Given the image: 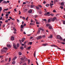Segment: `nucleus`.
<instances>
[{
    "instance_id": "obj_1",
    "label": "nucleus",
    "mask_w": 65,
    "mask_h": 65,
    "mask_svg": "<svg viewBox=\"0 0 65 65\" xmlns=\"http://www.w3.org/2000/svg\"><path fill=\"white\" fill-rule=\"evenodd\" d=\"M8 49L6 47H4L3 48V49H2L1 51V52L2 53H6V51H8Z\"/></svg>"
},
{
    "instance_id": "obj_2",
    "label": "nucleus",
    "mask_w": 65,
    "mask_h": 65,
    "mask_svg": "<svg viewBox=\"0 0 65 65\" xmlns=\"http://www.w3.org/2000/svg\"><path fill=\"white\" fill-rule=\"evenodd\" d=\"M57 39H59L61 41L62 40H63V39L61 38V36L59 35H58L57 36Z\"/></svg>"
},
{
    "instance_id": "obj_3",
    "label": "nucleus",
    "mask_w": 65,
    "mask_h": 65,
    "mask_svg": "<svg viewBox=\"0 0 65 65\" xmlns=\"http://www.w3.org/2000/svg\"><path fill=\"white\" fill-rule=\"evenodd\" d=\"M56 17H55L53 18L52 19L51 21L52 22H54L55 20H56Z\"/></svg>"
},
{
    "instance_id": "obj_4",
    "label": "nucleus",
    "mask_w": 65,
    "mask_h": 65,
    "mask_svg": "<svg viewBox=\"0 0 65 65\" xmlns=\"http://www.w3.org/2000/svg\"><path fill=\"white\" fill-rule=\"evenodd\" d=\"M42 38V37L41 36H39L37 37V39L39 40Z\"/></svg>"
},
{
    "instance_id": "obj_5",
    "label": "nucleus",
    "mask_w": 65,
    "mask_h": 65,
    "mask_svg": "<svg viewBox=\"0 0 65 65\" xmlns=\"http://www.w3.org/2000/svg\"><path fill=\"white\" fill-rule=\"evenodd\" d=\"M24 58L23 57L21 58V61H23V62H24V60L26 58V57H24Z\"/></svg>"
},
{
    "instance_id": "obj_6",
    "label": "nucleus",
    "mask_w": 65,
    "mask_h": 65,
    "mask_svg": "<svg viewBox=\"0 0 65 65\" xmlns=\"http://www.w3.org/2000/svg\"><path fill=\"white\" fill-rule=\"evenodd\" d=\"M32 10L30 9L28 10V12L29 13H32Z\"/></svg>"
},
{
    "instance_id": "obj_7",
    "label": "nucleus",
    "mask_w": 65,
    "mask_h": 65,
    "mask_svg": "<svg viewBox=\"0 0 65 65\" xmlns=\"http://www.w3.org/2000/svg\"><path fill=\"white\" fill-rule=\"evenodd\" d=\"M7 46L9 48H10L11 47V45H9V44L8 45L7 44Z\"/></svg>"
},
{
    "instance_id": "obj_8",
    "label": "nucleus",
    "mask_w": 65,
    "mask_h": 65,
    "mask_svg": "<svg viewBox=\"0 0 65 65\" xmlns=\"http://www.w3.org/2000/svg\"><path fill=\"white\" fill-rule=\"evenodd\" d=\"M11 40L12 41H13L14 40V37L13 36H11Z\"/></svg>"
},
{
    "instance_id": "obj_9",
    "label": "nucleus",
    "mask_w": 65,
    "mask_h": 65,
    "mask_svg": "<svg viewBox=\"0 0 65 65\" xmlns=\"http://www.w3.org/2000/svg\"><path fill=\"white\" fill-rule=\"evenodd\" d=\"M51 25L48 24H47L46 25V26L47 27H49Z\"/></svg>"
},
{
    "instance_id": "obj_10",
    "label": "nucleus",
    "mask_w": 65,
    "mask_h": 65,
    "mask_svg": "<svg viewBox=\"0 0 65 65\" xmlns=\"http://www.w3.org/2000/svg\"><path fill=\"white\" fill-rule=\"evenodd\" d=\"M13 47H14V48H16V49H17V47H16V45H15V44H13Z\"/></svg>"
},
{
    "instance_id": "obj_11",
    "label": "nucleus",
    "mask_w": 65,
    "mask_h": 65,
    "mask_svg": "<svg viewBox=\"0 0 65 65\" xmlns=\"http://www.w3.org/2000/svg\"><path fill=\"white\" fill-rule=\"evenodd\" d=\"M14 28V26H11V29L12 30H13Z\"/></svg>"
},
{
    "instance_id": "obj_12",
    "label": "nucleus",
    "mask_w": 65,
    "mask_h": 65,
    "mask_svg": "<svg viewBox=\"0 0 65 65\" xmlns=\"http://www.w3.org/2000/svg\"><path fill=\"white\" fill-rule=\"evenodd\" d=\"M25 38H23L22 39V42H23L24 41V40H25Z\"/></svg>"
},
{
    "instance_id": "obj_13",
    "label": "nucleus",
    "mask_w": 65,
    "mask_h": 65,
    "mask_svg": "<svg viewBox=\"0 0 65 65\" xmlns=\"http://www.w3.org/2000/svg\"><path fill=\"white\" fill-rule=\"evenodd\" d=\"M49 29H52V27L51 25L49 27Z\"/></svg>"
},
{
    "instance_id": "obj_14",
    "label": "nucleus",
    "mask_w": 65,
    "mask_h": 65,
    "mask_svg": "<svg viewBox=\"0 0 65 65\" xmlns=\"http://www.w3.org/2000/svg\"><path fill=\"white\" fill-rule=\"evenodd\" d=\"M8 10V8H7L6 9H4L3 10V11L5 12V11H7Z\"/></svg>"
},
{
    "instance_id": "obj_15",
    "label": "nucleus",
    "mask_w": 65,
    "mask_h": 65,
    "mask_svg": "<svg viewBox=\"0 0 65 65\" xmlns=\"http://www.w3.org/2000/svg\"><path fill=\"white\" fill-rule=\"evenodd\" d=\"M64 2H62L60 4L61 5V6H63L64 5Z\"/></svg>"
},
{
    "instance_id": "obj_16",
    "label": "nucleus",
    "mask_w": 65,
    "mask_h": 65,
    "mask_svg": "<svg viewBox=\"0 0 65 65\" xmlns=\"http://www.w3.org/2000/svg\"><path fill=\"white\" fill-rule=\"evenodd\" d=\"M39 30H42V31H44V29L41 27L39 28Z\"/></svg>"
},
{
    "instance_id": "obj_17",
    "label": "nucleus",
    "mask_w": 65,
    "mask_h": 65,
    "mask_svg": "<svg viewBox=\"0 0 65 65\" xmlns=\"http://www.w3.org/2000/svg\"><path fill=\"white\" fill-rule=\"evenodd\" d=\"M34 24L32 23H30V26H32L34 25Z\"/></svg>"
},
{
    "instance_id": "obj_18",
    "label": "nucleus",
    "mask_w": 65,
    "mask_h": 65,
    "mask_svg": "<svg viewBox=\"0 0 65 65\" xmlns=\"http://www.w3.org/2000/svg\"><path fill=\"white\" fill-rule=\"evenodd\" d=\"M54 5V4L53 3H51L50 4V6H53Z\"/></svg>"
},
{
    "instance_id": "obj_19",
    "label": "nucleus",
    "mask_w": 65,
    "mask_h": 65,
    "mask_svg": "<svg viewBox=\"0 0 65 65\" xmlns=\"http://www.w3.org/2000/svg\"><path fill=\"white\" fill-rule=\"evenodd\" d=\"M48 45V44H47V43H46V44H43V46H46V45Z\"/></svg>"
},
{
    "instance_id": "obj_20",
    "label": "nucleus",
    "mask_w": 65,
    "mask_h": 65,
    "mask_svg": "<svg viewBox=\"0 0 65 65\" xmlns=\"http://www.w3.org/2000/svg\"><path fill=\"white\" fill-rule=\"evenodd\" d=\"M36 51H35V52L34 54V55L35 57H36Z\"/></svg>"
},
{
    "instance_id": "obj_21",
    "label": "nucleus",
    "mask_w": 65,
    "mask_h": 65,
    "mask_svg": "<svg viewBox=\"0 0 65 65\" xmlns=\"http://www.w3.org/2000/svg\"><path fill=\"white\" fill-rule=\"evenodd\" d=\"M53 36L52 35H51L49 37V38H53Z\"/></svg>"
},
{
    "instance_id": "obj_22",
    "label": "nucleus",
    "mask_w": 65,
    "mask_h": 65,
    "mask_svg": "<svg viewBox=\"0 0 65 65\" xmlns=\"http://www.w3.org/2000/svg\"><path fill=\"white\" fill-rule=\"evenodd\" d=\"M38 16L37 15H35L34 16V18H37Z\"/></svg>"
},
{
    "instance_id": "obj_23",
    "label": "nucleus",
    "mask_w": 65,
    "mask_h": 65,
    "mask_svg": "<svg viewBox=\"0 0 65 65\" xmlns=\"http://www.w3.org/2000/svg\"><path fill=\"white\" fill-rule=\"evenodd\" d=\"M24 62V61H21L20 62V64H21L22 63H23Z\"/></svg>"
},
{
    "instance_id": "obj_24",
    "label": "nucleus",
    "mask_w": 65,
    "mask_h": 65,
    "mask_svg": "<svg viewBox=\"0 0 65 65\" xmlns=\"http://www.w3.org/2000/svg\"><path fill=\"white\" fill-rule=\"evenodd\" d=\"M51 21V20L50 19H49L48 20V22L49 23Z\"/></svg>"
},
{
    "instance_id": "obj_25",
    "label": "nucleus",
    "mask_w": 65,
    "mask_h": 65,
    "mask_svg": "<svg viewBox=\"0 0 65 65\" xmlns=\"http://www.w3.org/2000/svg\"><path fill=\"white\" fill-rule=\"evenodd\" d=\"M34 5H31L30 6L31 8H33L34 7Z\"/></svg>"
},
{
    "instance_id": "obj_26",
    "label": "nucleus",
    "mask_w": 65,
    "mask_h": 65,
    "mask_svg": "<svg viewBox=\"0 0 65 65\" xmlns=\"http://www.w3.org/2000/svg\"><path fill=\"white\" fill-rule=\"evenodd\" d=\"M42 37L44 38H45L46 37V36L45 35H42Z\"/></svg>"
},
{
    "instance_id": "obj_27",
    "label": "nucleus",
    "mask_w": 65,
    "mask_h": 65,
    "mask_svg": "<svg viewBox=\"0 0 65 65\" xmlns=\"http://www.w3.org/2000/svg\"><path fill=\"white\" fill-rule=\"evenodd\" d=\"M19 54L20 55H22V53L20 52H19Z\"/></svg>"
},
{
    "instance_id": "obj_28",
    "label": "nucleus",
    "mask_w": 65,
    "mask_h": 65,
    "mask_svg": "<svg viewBox=\"0 0 65 65\" xmlns=\"http://www.w3.org/2000/svg\"><path fill=\"white\" fill-rule=\"evenodd\" d=\"M19 43H18L17 44V47H19Z\"/></svg>"
},
{
    "instance_id": "obj_29",
    "label": "nucleus",
    "mask_w": 65,
    "mask_h": 65,
    "mask_svg": "<svg viewBox=\"0 0 65 65\" xmlns=\"http://www.w3.org/2000/svg\"><path fill=\"white\" fill-rule=\"evenodd\" d=\"M52 46H53L56 47H58L57 46H56V45H52Z\"/></svg>"
},
{
    "instance_id": "obj_30",
    "label": "nucleus",
    "mask_w": 65,
    "mask_h": 65,
    "mask_svg": "<svg viewBox=\"0 0 65 65\" xmlns=\"http://www.w3.org/2000/svg\"><path fill=\"white\" fill-rule=\"evenodd\" d=\"M8 21H9L8 20H7L6 21H5V22L6 23H7L8 22Z\"/></svg>"
},
{
    "instance_id": "obj_31",
    "label": "nucleus",
    "mask_w": 65,
    "mask_h": 65,
    "mask_svg": "<svg viewBox=\"0 0 65 65\" xmlns=\"http://www.w3.org/2000/svg\"><path fill=\"white\" fill-rule=\"evenodd\" d=\"M15 63V61H13L12 62V64H14Z\"/></svg>"
},
{
    "instance_id": "obj_32",
    "label": "nucleus",
    "mask_w": 65,
    "mask_h": 65,
    "mask_svg": "<svg viewBox=\"0 0 65 65\" xmlns=\"http://www.w3.org/2000/svg\"><path fill=\"white\" fill-rule=\"evenodd\" d=\"M3 3L4 4H7V2L5 1H4Z\"/></svg>"
},
{
    "instance_id": "obj_33",
    "label": "nucleus",
    "mask_w": 65,
    "mask_h": 65,
    "mask_svg": "<svg viewBox=\"0 0 65 65\" xmlns=\"http://www.w3.org/2000/svg\"><path fill=\"white\" fill-rule=\"evenodd\" d=\"M21 28H22V29L24 28L23 26L22 25L21 26Z\"/></svg>"
},
{
    "instance_id": "obj_34",
    "label": "nucleus",
    "mask_w": 65,
    "mask_h": 65,
    "mask_svg": "<svg viewBox=\"0 0 65 65\" xmlns=\"http://www.w3.org/2000/svg\"><path fill=\"white\" fill-rule=\"evenodd\" d=\"M2 10V8L1 7H0V12L1 11V10Z\"/></svg>"
},
{
    "instance_id": "obj_35",
    "label": "nucleus",
    "mask_w": 65,
    "mask_h": 65,
    "mask_svg": "<svg viewBox=\"0 0 65 65\" xmlns=\"http://www.w3.org/2000/svg\"><path fill=\"white\" fill-rule=\"evenodd\" d=\"M46 6L47 7H48L49 6V4H47L46 5Z\"/></svg>"
},
{
    "instance_id": "obj_36",
    "label": "nucleus",
    "mask_w": 65,
    "mask_h": 65,
    "mask_svg": "<svg viewBox=\"0 0 65 65\" xmlns=\"http://www.w3.org/2000/svg\"><path fill=\"white\" fill-rule=\"evenodd\" d=\"M9 61H8L9 62L11 60V58H9Z\"/></svg>"
},
{
    "instance_id": "obj_37",
    "label": "nucleus",
    "mask_w": 65,
    "mask_h": 65,
    "mask_svg": "<svg viewBox=\"0 0 65 65\" xmlns=\"http://www.w3.org/2000/svg\"><path fill=\"white\" fill-rule=\"evenodd\" d=\"M61 43L62 44H63V45H64L65 44V43H64V42H62Z\"/></svg>"
},
{
    "instance_id": "obj_38",
    "label": "nucleus",
    "mask_w": 65,
    "mask_h": 65,
    "mask_svg": "<svg viewBox=\"0 0 65 65\" xmlns=\"http://www.w3.org/2000/svg\"><path fill=\"white\" fill-rule=\"evenodd\" d=\"M36 8L37 9H39V8L37 6L36 7Z\"/></svg>"
},
{
    "instance_id": "obj_39",
    "label": "nucleus",
    "mask_w": 65,
    "mask_h": 65,
    "mask_svg": "<svg viewBox=\"0 0 65 65\" xmlns=\"http://www.w3.org/2000/svg\"><path fill=\"white\" fill-rule=\"evenodd\" d=\"M44 21H45V22H47V21L46 19H44Z\"/></svg>"
},
{
    "instance_id": "obj_40",
    "label": "nucleus",
    "mask_w": 65,
    "mask_h": 65,
    "mask_svg": "<svg viewBox=\"0 0 65 65\" xmlns=\"http://www.w3.org/2000/svg\"><path fill=\"white\" fill-rule=\"evenodd\" d=\"M5 26V25L4 24L3 25V28H4V27Z\"/></svg>"
},
{
    "instance_id": "obj_41",
    "label": "nucleus",
    "mask_w": 65,
    "mask_h": 65,
    "mask_svg": "<svg viewBox=\"0 0 65 65\" xmlns=\"http://www.w3.org/2000/svg\"><path fill=\"white\" fill-rule=\"evenodd\" d=\"M42 11H40L39 12V14H42Z\"/></svg>"
},
{
    "instance_id": "obj_42",
    "label": "nucleus",
    "mask_w": 65,
    "mask_h": 65,
    "mask_svg": "<svg viewBox=\"0 0 65 65\" xmlns=\"http://www.w3.org/2000/svg\"><path fill=\"white\" fill-rule=\"evenodd\" d=\"M30 62V61L29 59L28 60V63L29 64Z\"/></svg>"
},
{
    "instance_id": "obj_43",
    "label": "nucleus",
    "mask_w": 65,
    "mask_h": 65,
    "mask_svg": "<svg viewBox=\"0 0 65 65\" xmlns=\"http://www.w3.org/2000/svg\"><path fill=\"white\" fill-rule=\"evenodd\" d=\"M17 21L18 23H19V22H20L19 20L18 19L17 20Z\"/></svg>"
},
{
    "instance_id": "obj_44",
    "label": "nucleus",
    "mask_w": 65,
    "mask_h": 65,
    "mask_svg": "<svg viewBox=\"0 0 65 65\" xmlns=\"http://www.w3.org/2000/svg\"><path fill=\"white\" fill-rule=\"evenodd\" d=\"M13 30H14V31H17V30H16V29L15 28H14Z\"/></svg>"
},
{
    "instance_id": "obj_45",
    "label": "nucleus",
    "mask_w": 65,
    "mask_h": 65,
    "mask_svg": "<svg viewBox=\"0 0 65 65\" xmlns=\"http://www.w3.org/2000/svg\"><path fill=\"white\" fill-rule=\"evenodd\" d=\"M20 49L21 50H23V48L22 47H20Z\"/></svg>"
},
{
    "instance_id": "obj_46",
    "label": "nucleus",
    "mask_w": 65,
    "mask_h": 65,
    "mask_svg": "<svg viewBox=\"0 0 65 65\" xmlns=\"http://www.w3.org/2000/svg\"><path fill=\"white\" fill-rule=\"evenodd\" d=\"M14 10L15 12H17V10L16 9V8L14 9Z\"/></svg>"
},
{
    "instance_id": "obj_47",
    "label": "nucleus",
    "mask_w": 65,
    "mask_h": 65,
    "mask_svg": "<svg viewBox=\"0 0 65 65\" xmlns=\"http://www.w3.org/2000/svg\"><path fill=\"white\" fill-rule=\"evenodd\" d=\"M8 60V58H7L5 59V60L6 61H7Z\"/></svg>"
},
{
    "instance_id": "obj_48",
    "label": "nucleus",
    "mask_w": 65,
    "mask_h": 65,
    "mask_svg": "<svg viewBox=\"0 0 65 65\" xmlns=\"http://www.w3.org/2000/svg\"><path fill=\"white\" fill-rule=\"evenodd\" d=\"M3 1V0H0V3H1Z\"/></svg>"
},
{
    "instance_id": "obj_49",
    "label": "nucleus",
    "mask_w": 65,
    "mask_h": 65,
    "mask_svg": "<svg viewBox=\"0 0 65 65\" xmlns=\"http://www.w3.org/2000/svg\"><path fill=\"white\" fill-rule=\"evenodd\" d=\"M51 16H54V14H51Z\"/></svg>"
},
{
    "instance_id": "obj_50",
    "label": "nucleus",
    "mask_w": 65,
    "mask_h": 65,
    "mask_svg": "<svg viewBox=\"0 0 65 65\" xmlns=\"http://www.w3.org/2000/svg\"><path fill=\"white\" fill-rule=\"evenodd\" d=\"M23 65H27L26 63H25L23 64Z\"/></svg>"
},
{
    "instance_id": "obj_51",
    "label": "nucleus",
    "mask_w": 65,
    "mask_h": 65,
    "mask_svg": "<svg viewBox=\"0 0 65 65\" xmlns=\"http://www.w3.org/2000/svg\"><path fill=\"white\" fill-rule=\"evenodd\" d=\"M56 12V11L55 10H53V12Z\"/></svg>"
},
{
    "instance_id": "obj_52",
    "label": "nucleus",
    "mask_w": 65,
    "mask_h": 65,
    "mask_svg": "<svg viewBox=\"0 0 65 65\" xmlns=\"http://www.w3.org/2000/svg\"><path fill=\"white\" fill-rule=\"evenodd\" d=\"M60 8L62 9H63V6H61L60 7Z\"/></svg>"
},
{
    "instance_id": "obj_53",
    "label": "nucleus",
    "mask_w": 65,
    "mask_h": 65,
    "mask_svg": "<svg viewBox=\"0 0 65 65\" xmlns=\"http://www.w3.org/2000/svg\"><path fill=\"white\" fill-rule=\"evenodd\" d=\"M46 3V2L45 1L43 2V4H45Z\"/></svg>"
},
{
    "instance_id": "obj_54",
    "label": "nucleus",
    "mask_w": 65,
    "mask_h": 65,
    "mask_svg": "<svg viewBox=\"0 0 65 65\" xmlns=\"http://www.w3.org/2000/svg\"><path fill=\"white\" fill-rule=\"evenodd\" d=\"M63 24L64 25L65 24V21H63Z\"/></svg>"
},
{
    "instance_id": "obj_55",
    "label": "nucleus",
    "mask_w": 65,
    "mask_h": 65,
    "mask_svg": "<svg viewBox=\"0 0 65 65\" xmlns=\"http://www.w3.org/2000/svg\"><path fill=\"white\" fill-rule=\"evenodd\" d=\"M3 56H0V58H2Z\"/></svg>"
},
{
    "instance_id": "obj_56",
    "label": "nucleus",
    "mask_w": 65,
    "mask_h": 65,
    "mask_svg": "<svg viewBox=\"0 0 65 65\" xmlns=\"http://www.w3.org/2000/svg\"><path fill=\"white\" fill-rule=\"evenodd\" d=\"M36 24H39V23L38 22H36Z\"/></svg>"
},
{
    "instance_id": "obj_57",
    "label": "nucleus",
    "mask_w": 65,
    "mask_h": 65,
    "mask_svg": "<svg viewBox=\"0 0 65 65\" xmlns=\"http://www.w3.org/2000/svg\"><path fill=\"white\" fill-rule=\"evenodd\" d=\"M32 44V42H30L29 43V44H30V45H31V44Z\"/></svg>"
},
{
    "instance_id": "obj_58",
    "label": "nucleus",
    "mask_w": 65,
    "mask_h": 65,
    "mask_svg": "<svg viewBox=\"0 0 65 65\" xmlns=\"http://www.w3.org/2000/svg\"><path fill=\"white\" fill-rule=\"evenodd\" d=\"M19 14H20L21 13V12H20V11H19Z\"/></svg>"
},
{
    "instance_id": "obj_59",
    "label": "nucleus",
    "mask_w": 65,
    "mask_h": 65,
    "mask_svg": "<svg viewBox=\"0 0 65 65\" xmlns=\"http://www.w3.org/2000/svg\"><path fill=\"white\" fill-rule=\"evenodd\" d=\"M26 3V2H24L23 3V4H25Z\"/></svg>"
},
{
    "instance_id": "obj_60",
    "label": "nucleus",
    "mask_w": 65,
    "mask_h": 65,
    "mask_svg": "<svg viewBox=\"0 0 65 65\" xmlns=\"http://www.w3.org/2000/svg\"><path fill=\"white\" fill-rule=\"evenodd\" d=\"M44 15H47V13H45L44 14Z\"/></svg>"
},
{
    "instance_id": "obj_61",
    "label": "nucleus",
    "mask_w": 65,
    "mask_h": 65,
    "mask_svg": "<svg viewBox=\"0 0 65 65\" xmlns=\"http://www.w3.org/2000/svg\"><path fill=\"white\" fill-rule=\"evenodd\" d=\"M63 42H65V38L63 39Z\"/></svg>"
},
{
    "instance_id": "obj_62",
    "label": "nucleus",
    "mask_w": 65,
    "mask_h": 65,
    "mask_svg": "<svg viewBox=\"0 0 65 65\" xmlns=\"http://www.w3.org/2000/svg\"><path fill=\"white\" fill-rule=\"evenodd\" d=\"M38 6H39V7H41V8L42 7V6L41 5H39Z\"/></svg>"
},
{
    "instance_id": "obj_63",
    "label": "nucleus",
    "mask_w": 65,
    "mask_h": 65,
    "mask_svg": "<svg viewBox=\"0 0 65 65\" xmlns=\"http://www.w3.org/2000/svg\"><path fill=\"white\" fill-rule=\"evenodd\" d=\"M27 11V9H25V11Z\"/></svg>"
},
{
    "instance_id": "obj_64",
    "label": "nucleus",
    "mask_w": 65,
    "mask_h": 65,
    "mask_svg": "<svg viewBox=\"0 0 65 65\" xmlns=\"http://www.w3.org/2000/svg\"><path fill=\"white\" fill-rule=\"evenodd\" d=\"M30 48H31V47L30 46L29 47H28V49H30Z\"/></svg>"
}]
</instances>
